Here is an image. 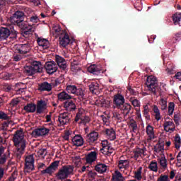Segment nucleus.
<instances>
[{
  "label": "nucleus",
  "instance_id": "5",
  "mask_svg": "<svg viewBox=\"0 0 181 181\" xmlns=\"http://www.w3.org/2000/svg\"><path fill=\"white\" fill-rule=\"evenodd\" d=\"M13 142L16 148H20L21 151H25L26 148V140L23 137L21 130H17L13 137Z\"/></svg>",
  "mask_w": 181,
  "mask_h": 181
},
{
  "label": "nucleus",
  "instance_id": "49",
  "mask_svg": "<svg viewBox=\"0 0 181 181\" xmlns=\"http://www.w3.org/2000/svg\"><path fill=\"white\" fill-rule=\"evenodd\" d=\"M163 149V145L162 144H157L156 146H154V152H156V153H159V152H162Z\"/></svg>",
  "mask_w": 181,
  "mask_h": 181
},
{
  "label": "nucleus",
  "instance_id": "12",
  "mask_svg": "<svg viewBox=\"0 0 181 181\" xmlns=\"http://www.w3.org/2000/svg\"><path fill=\"white\" fill-rule=\"evenodd\" d=\"M85 139L89 145H94L97 144V141H98V132L95 131L91 132L86 135Z\"/></svg>",
  "mask_w": 181,
  "mask_h": 181
},
{
  "label": "nucleus",
  "instance_id": "53",
  "mask_svg": "<svg viewBox=\"0 0 181 181\" xmlns=\"http://www.w3.org/2000/svg\"><path fill=\"white\" fill-rule=\"evenodd\" d=\"M88 176L89 177V180H94V179H95V176H97V173L94 171H89Z\"/></svg>",
  "mask_w": 181,
  "mask_h": 181
},
{
  "label": "nucleus",
  "instance_id": "40",
  "mask_svg": "<svg viewBox=\"0 0 181 181\" xmlns=\"http://www.w3.org/2000/svg\"><path fill=\"white\" fill-rule=\"evenodd\" d=\"M76 88H77V86L74 85H68L66 86V91L70 94H74L76 93Z\"/></svg>",
  "mask_w": 181,
  "mask_h": 181
},
{
  "label": "nucleus",
  "instance_id": "19",
  "mask_svg": "<svg viewBox=\"0 0 181 181\" xmlns=\"http://www.w3.org/2000/svg\"><path fill=\"white\" fill-rule=\"evenodd\" d=\"M98 153L96 151H91L88 153L86 158V163L91 164L97 160Z\"/></svg>",
  "mask_w": 181,
  "mask_h": 181
},
{
  "label": "nucleus",
  "instance_id": "51",
  "mask_svg": "<svg viewBox=\"0 0 181 181\" xmlns=\"http://www.w3.org/2000/svg\"><path fill=\"white\" fill-rule=\"evenodd\" d=\"M181 32L177 33L175 34V35L173 37L172 42L173 43H176L177 42H179L181 39Z\"/></svg>",
  "mask_w": 181,
  "mask_h": 181
},
{
  "label": "nucleus",
  "instance_id": "56",
  "mask_svg": "<svg viewBox=\"0 0 181 181\" xmlns=\"http://www.w3.org/2000/svg\"><path fill=\"white\" fill-rule=\"evenodd\" d=\"M13 59L14 62H21V60H22V55L15 54L13 56Z\"/></svg>",
  "mask_w": 181,
  "mask_h": 181
},
{
  "label": "nucleus",
  "instance_id": "30",
  "mask_svg": "<svg viewBox=\"0 0 181 181\" xmlns=\"http://www.w3.org/2000/svg\"><path fill=\"white\" fill-rule=\"evenodd\" d=\"M95 170L98 172V173H105V172H107V165L98 163L95 166Z\"/></svg>",
  "mask_w": 181,
  "mask_h": 181
},
{
  "label": "nucleus",
  "instance_id": "25",
  "mask_svg": "<svg viewBox=\"0 0 181 181\" xmlns=\"http://www.w3.org/2000/svg\"><path fill=\"white\" fill-rule=\"evenodd\" d=\"M105 135H107V137L110 141H114L117 138V135L115 134V130H114V129H112V128L106 129L105 130Z\"/></svg>",
  "mask_w": 181,
  "mask_h": 181
},
{
  "label": "nucleus",
  "instance_id": "17",
  "mask_svg": "<svg viewBox=\"0 0 181 181\" xmlns=\"http://www.w3.org/2000/svg\"><path fill=\"white\" fill-rule=\"evenodd\" d=\"M117 166L121 172H122V169H124L123 172L127 175L125 171L129 168V161L128 160H119L117 163Z\"/></svg>",
  "mask_w": 181,
  "mask_h": 181
},
{
  "label": "nucleus",
  "instance_id": "52",
  "mask_svg": "<svg viewBox=\"0 0 181 181\" xmlns=\"http://www.w3.org/2000/svg\"><path fill=\"white\" fill-rule=\"evenodd\" d=\"M101 144H102L103 148L100 149V151H105L106 148H107L111 145V144L108 143V140H104L102 141Z\"/></svg>",
  "mask_w": 181,
  "mask_h": 181
},
{
  "label": "nucleus",
  "instance_id": "37",
  "mask_svg": "<svg viewBox=\"0 0 181 181\" xmlns=\"http://www.w3.org/2000/svg\"><path fill=\"white\" fill-rule=\"evenodd\" d=\"M134 177L138 180H142V167H139L136 172L134 173Z\"/></svg>",
  "mask_w": 181,
  "mask_h": 181
},
{
  "label": "nucleus",
  "instance_id": "7",
  "mask_svg": "<svg viewBox=\"0 0 181 181\" xmlns=\"http://www.w3.org/2000/svg\"><path fill=\"white\" fill-rule=\"evenodd\" d=\"M32 47V42L28 41L25 44L16 45L14 47L15 53H18L19 54H26Z\"/></svg>",
  "mask_w": 181,
  "mask_h": 181
},
{
  "label": "nucleus",
  "instance_id": "48",
  "mask_svg": "<svg viewBox=\"0 0 181 181\" xmlns=\"http://www.w3.org/2000/svg\"><path fill=\"white\" fill-rule=\"evenodd\" d=\"M74 94L78 95L81 98H83V97H84V91L81 88H76Z\"/></svg>",
  "mask_w": 181,
  "mask_h": 181
},
{
  "label": "nucleus",
  "instance_id": "60",
  "mask_svg": "<svg viewBox=\"0 0 181 181\" xmlns=\"http://www.w3.org/2000/svg\"><path fill=\"white\" fill-rule=\"evenodd\" d=\"M71 64L78 66V64H80V61H78V59H77V57H74L73 58L72 62H71Z\"/></svg>",
  "mask_w": 181,
  "mask_h": 181
},
{
  "label": "nucleus",
  "instance_id": "3",
  "mask_svg": "<svg viewBox=\"0 0 181 181\" xmlns=\"http://www.w3.org/2000/svg\"><path fill=\"white\" fill-rule=\"evenodd\" d=\"M43 71V65L40 62H33L32 64L26 65L24 67V73L27 76H33L36 73H42Z\"/></svg>",
  "mask_w": 181,
  "mask_h": 181
},
{
  "label": "nucleus",
  "instance_id": "45",
  "mask_svg": "<svg viewBox=\"0 0 181 181\" xmlns=\"http://www.w3.org/2000/svg\"><path fill=\"white\" fill-rule=\"evenodd\" d=\"M84 116L85 115L83 112H81V110H78L75 117V122H78V121H80V119L81 120Z\"/></svg>",
  "mask_w": 181,
  "mask_h": 181
},
{
  "label": "nucleus",
  "instance_id": "55",
  "mask_svg": "<svg viewBox=\"0 0 181 181\" xmlns=\"http://www.w3.org/2000/svg\"><path fill=\"white\" fill-rule=\"evenodd\" d=\"M45 110H46V108L37 105V109L35 110V111L37 114H43V111H45Z\"/></svg>",
  "mask_w": 181,
  "mask_h": 181
},
{
  "label": "nucleus",
  "instance_id": "41",
  "mask_svg": "<svg viewBox=\"0 0 181 181\" xmlns=\"http://www.w3.org/2000/svg\"><path fill=\"white\" fill-rule=\"evenodd\" d=\"M180 144H181L180 136H179V134H176L175 138V145L176 149H180Z\"/></svg>",
  "mask_w": 181,
  "mask_h": 181
},
{
  "label": "nucleus",
  "instance_id": "14",
  "mask_svg": "<svg viewBox=\"0 0 181 181\" xmlns=\"http://www.w3.org/2000/svg\"><path fill=\"white\" fill-rule=\"evenodd\" d=\"M70 36L65 31H62L59 35V45L62 47H66L68 45H70Z\"/></svg>",
  "mask_w": 181,
  "mask_h": 181
},
{
  "label": "nucleus",
  "instance_id": "1",
  "mask_svg": "<svg viewBox=\"0 0 181 181\" xmlns=\"http://www.w3.org/2000/svg\"><path fill=\"white\" fill-rule=\"evenodd\" d=\"M11 25L13 26L16 25L22 29L21 35L25 39H29L33 35V32H35V28L32 25H28L25 24V13L23 11H16L10 18Z\"/></svg>",
  "mask_w": 181,
  "mask_h": 181
},
{
  "label": "nucleus",
  "instance_id": "43",
  "mask_svg": "<svg viewBox=\"0 0 181 181\" xmlns=\"http://www.w3.org/2000/svg\"><path fill=\"white\" fill-rule=\"evenodd\" d=\"M145 153V150L144 148H139V150L136 151L134 152V158L136 160L139 156H142Z\"/></svg>",
  "mask_w": 181,
  "mask_h": 181
},
{
  "label": "nucleus",
  "instance_id": "59",
  "mask_svg": "<svg viewBox=\"0 0 181 181\" xmlns=\"http://www.w3.org/2000/svg\"><path fill=\"white\" fill-rule=\"evenodd\" d=\"M173 125H175V124L173 123V122L171 121H168V122H165L163 124V127L164 128H168V127H173Z\"/></svg>",
  "mask_w": 181,
  "mask_h": 181
},
{
  "label": "nucleus",
  "instance_id": "15",
  "mask_svg": "<svg viewBox=\"0 0 181 181\" xmlns=\"http://www.w3.org/2000/svg\"><path fill=\"white\" fill-rule=\"evenodd\" d=\"M55 62L57 63V67H59L61 70H66L67 69V62L62 56L55 55Z\"/></svg>",
  "mask_w": 181,
  "mask_h": 181
},
{
  "label": "nucleus",
  "instance_id": "34",
  "mask_svg": "<svg viewBox=\"0 0 181 181\" xmlns=\"http://www.w3.org/2000/svg\"><path fill=\"white\" fill-rule=\"evenodd\" d=\"M153 111L155 114V119L156 121H160V110H159V108H158V106L154 105L153 107Z\"/></svg>",
  "mask_w": 181,
  "mask_h": 181
},
{
  "label": "nucleus",
  "instance_id": "47",
  "mask_svg": "<svg viewBox=\"0 0 181 181\" xmlns=\"http://www.w3.org/2000/svg\"><path fill=\"white\" fill-rule=\"evenodd\" d=\"M130 101L133 106L141 107V103L139 102V100H138V99H136L135 98H131Z\"/></svg>",
  "mask_w": 181,
  "mask_h": 181
},
{
  "label": "nucleus",
  "instance_id": "13",
  "mask_svg": "<svg viewBox=\"0 0 181 181\" xmlns=\"http://www.w3.org/2000/svg\"><path fill=\"white\" fill-rule=\"evenodd\" d=\"M59 163V162L57 160L54 161L45 170L41 171L42 175H46V173L49 175H53L54 171H56V169H57Z\"/></svg>",
  "mask_w": 181,
  "mask_h": 181
},
{
  "label": "nucleus",
  "instance_id": "32",
  "mask_svg": "<svg viewBox=\"0 0 181 181\" xmlns=\"http://www.w3.org/2000/svg\"><path fill=\"white\" fill-rule=\"evenodd\" d=\"M4 152H5V148H4L2 146L0 147V156H1L0 158V165H4L6 162V154H4L2 156Z\"/></svg>",
  "mask_w": 181,
  "mask_h": 181
},
{
  "label": "nucleus",
  "instance_id": "50",
  "mask_svg": "<svg viewBox=\"0 0 181 181\" xmlns=\"http://www.w3.org/2000/svg\"><path fill=\"white\" fill-rule=\"evenodd\" d=\"M157 181H170V180L169 179V175L162 174L159 176Z\"/></svg>",
  "mask_w": 181,
  "mask_h": 181
},
{
  "label": "nucleus",
  "instance_id": "23",
  "mask_svg": "<svg viewBox=\"0 0 181 181\" xmlns=\"http://www.w3.org/2000/svg\"><path fill=\"white\" fill-rule=\"evenodd\" d=\"M72 142L75 146H83L84 145V139L81 135H76L72 139Z\"/></svg>",
  "mask_w": 181,
  "mask_h": 181
},
{
  "label": "nucleus",
  "instance_id": "39",
  "mask_svg": "<svg viewBox=\"0 0 181 181\" xmlns=\"http://www.w3.org/2000/svg\"><path fill=\"white\" fill-rule=\"evenodd\" d=\"M129 127L132 128L133 132H136L138 130V124H136V121L134 119L130 121Z\"/></svg>",
  "mask_w": 181,
  "mask_h": 181
},
{
  "label": "nucleus",
  "instance_id": "16",
  "mask_svg": "<svg viewBox=\"0 0 181 181\" xmlns=\"http://www.w3.org/2000/svg\"><path fill=\"white\" fill-rule=\"evenodd\" d=\"M52 88H53L52 83H49L47 81L38 84V91H40V93L43 91L49 93V91H52Z\"/></svg>",
  "mask_w": 181,
  "mask_h": 181
},
{
  "label": "nucleus",
  "instance_id": "4",
  "mask_svg": "<svg viewBox=\"0 0 181 181\" xmlns=\"http://www.w3.org/2000/svg\"><path fill=\"white\" fill-rule=\"evenodd\" d=\"M146 86H147L148 91H150L151 94H153V95H156V93L160 91V86L158 84V80L156 79V77L153 76L147 77Z\"/></svg>",
  "mask_w": 181,
  "mask_h": 181
},
{
  "label": "nucleus",
  "instance_id": "2",
  "mask_svg": "<svg viewBox=\"0 0 181 181\" xmlns=\"http://www.w3.org/2000/svg\"><path fill=\"white\" fill-rule=\"evenodd\" d=\"M18 37V33L15 30L13 24H10L6 27L0 28V42L6 40V39H12L16 40Z\"/></svg>",
  "mask_w": 181,
  "mask_h": 181
},
{
  "label": "nucleus",
  "instance_id": "57",
  "mask_svg": "<svg viewBox=\"0 0 181 181\" xmlns=\"http://www.w3.org/2000/svg\"><path fill=\"white\" fill-rule=\"evenodd\" d=\"M0 119H9V117L5 112L0 111Z\"/></svg>",
  "mask_w": 181,
  "mask_h": 181
},
{
  "label": "nucleus",
  "instance_id": "27",
  "mask_svg": "<svg viewBox=\"0 0 181 181\" xmlns=\"http://www.w3.org/2000/svg\"><path fill=\"white\" fill-rule=\"evenodd\" d=\"M23 110L28 114L33 113L36 111V104L33 103H28L25 106H24Z\"/></svg>",
  "mask_w": 181,
  "mask_h": 181
},
{
  "label": "nucleus",
  "instance_id": "46",
  "mask_svg": "<svg viewBox=\"0 0 181 181\" xmlns=\"http://www.w3.org/2000/svg\"><path fill=\"white\" fill-rule=\"evenodd\" d=\"M144 116L145 117L146 119H151V116L149 115V107L148 105L144 106Z\"/></svg>",
  "mask_w": 181,
  "mask_h": 181
},
{
  "label": "nucleus",
  "instance_id": "64",
  "mask_svg": "<svg viewBox=\"0 0 181 181\" xmlns=\"http://www.w3.org/2000/svg\"><path fill=\"white\" fill-rule=\"evenodd\" d=\"M129 93H130V94H132V95H136V94H138V92H136V90H134V89H133L132 88H129Z\"/></svg>",
  "mask_w": 181,
  "mask_h": 181
},
{
  "label": "nucleus",
  "instance_id": "29",
  "mask_svg": "<svg viewBox=\"0 0 181 181\" xmlns=\"http://www.w3.org/2000/svg\"><path fill=\"white\" fill-rule=\"evenodd\" d=\"M125 178L122 176L121 172L115 170V173L112 174V181H124Z\"/></svg>",
  "mask_w": 181,
  "mask_h": 181
},
{
  "label": "nucleus",
  "instance_id": "38",
  "mask_svg": "<svg viewBox=\"0 0 181 181\" xmlns=\"http://www.w3.org/2000/svg\"><path fill=\"white\" fill-rule=\"evenodd\" d=\"M148 169L153 172H158V163L156 161H151L148 165Z\"/></svg>",
  "mask_w": 181,
  "mask_h": 181
},
{
  "label": "nucleus",
  "instance_id": "10",
  "mask_svg": "<svg viewBox=\"0 0 181 181\" xmlns=\"http://www.w3.org/2000/svg\"><path fill=\"white\" fill-rule=\"evenodd\" d=\"M50 132V129H47L46 127H40V128H37L34 129L31 135L34 138H39V136H46Z\"/></svg>",
  "mask_w": 181,
  "mask_h": 181
},
{
  "label": "nucleus",
  "instance_id": "35",
  "mask_svg": "<svg viewBox=\"0 0 181 181\" xmlns=\"http://www.w3.org/2000/svg\"><path fill=\"white\" fill-rule=\"evenodd\" d=\"M159 163L163 169H166V168H168V160H166L165 156L160 157L159 159Z\"/></svg>",
  "mask_w": 181,
  "mask_h": 181
},
{
  "label": "nucleus",
  "instance_id": "20",
  "mask_svg": "<svg viewBox=\"0 0 181 181\" xmlns=\"http://www.w3.org/2000/svg\"><path fill=\"white\" fill-rule=\"evenodd\" d=\"M37 42L40 47H42L44 49H49V47H50V42L45 38L38 37L37 39Z\"/></svg>",
  "mask_w": 181,
  "mask_h": 181
},
{
  "label": "nucleus",
  "instance_id": "24",
  "mask_svg": "<svg viewBox=\"0 0 181 181\" xmlns=\"http://www.w3.org/2000/svg\"><path fill=\"white\" fill-rule=\"evenodd\" d=\"M118 110H120L122 111V114H124L125 116L128 115L131 112V110H132V106L129 105V103H125L123 104L122 106H120V108Z\"/></svg>",
  "mask_w": 181,
  "mask_h": 181
},
{
  "label": "nucleus",
  "instance_id": "11",
  "mask_svg": "<svg viewBox=\"0 0 181 181\" xmlns=\"http://www.w3.org/2000/svg\"><path fill=\"white\" fill-rule=\"evenodd\" d=\"M45 69L48 74H53V73H56L59 67L56 62L51 61L45 63Z\"/></svg>",
  "mask_w": 181,
  "mask_h": 181
},
{
  "label": "nucleus",
  "instance_id": "31",
  "mask_svg": "<svg viewBox=\"0 0 181 181\" xmlns=\"http://www.w3.org/2000/svg\"><path fill=\"white\" fill-rule=\"evenodd\" d=\"M100 88V84H98V83L97 82H92L90 85H89V90L90 91H91V93H93V94H95L97 92V90H98V89Z\"/></svg>",
  "mask_w": 181,
  "mask_h": 181
},
{
  "label": "nucleus",
  "instance_id": "63",
  "mask_svg": "<svg viewBox=\"0 0 181 181\" xmlns=\"http://www.w3.org/2000/svg\"><path fill=\"white\" fill-rule=\"evenodd\" d=\"M179 119H180V117L179 115V114H174V122H175V124H177V122H179Z\"/></svg>",
  "mask_w": 181,
  "mask_h": 181
},
{
  "label": "nucleus",
  "instance_id": "58",
  "mask_svg": "<svg viewBox=\"0 0 181 181\" xmlns=\"http://www.w3.org/2000/svg\"><path fill=\"white\" fill-rule=\"evenodd\" d=\"M38 153L40 156H46V155H47V150L46 148H41Z\"/></svg>",
  "mask_w": 181,
  "mask_h": 181
},
{
  "label": "nucleus",
  "instance_id": "42",
  "mask_svg": "<svg viewBox=\"0 0 181 181\" xmlns=\"http://www.w3.org/2000/svg\"><path fill=\"white\" fill-rule=\"evenodd\" d=\"M175 111V103L170 102L168 103V115H173V112Z\"/></svg>",
  "mask_w": 181,
  "mask_h": 181
},
{
  "label": "nucleus",
  "instance_id": "36",
  "mask_svg": "<svg viewBox=\"0 0 181 181\" xmlns=\"http://www.w3.org/2000/svg\"><path fill=\"white\" fill-rule=\"evenodd\" d=\"M91 121V119H90V117L85 115L79 122V124L84 125L85 127L87 125V124H89L90 122Z\"/></svg>",
  "mask_w": 181,
  "mask_h": 181
},
{
  "label": "nucleus",
  "instance_id": "18",
  "mask_svg": "<svg viewBox=\"0 0 181 181\" xmlns=\"http://www.w3.org/2000/svg\"><path fill=\"white\" fill-rule=\"evenodd\" d=\"M58 121L61 124V125H66V124H67L70 121V117H69V113H60L58 117Z\"/></svg>",
  "mask_w": 181,
  "mask_h": 181
},
{
  "label": "nucleus",
  "instance_id": "8",
  "mask_svg": "<svg viewBox=\"0 0 181 181\" xmlns=\"http://www.w3.org/2000/svg\"><path fill=\"white\" fill-rule=\"evenodd\" d=\"M35 168V158L32 155H30L25 158V173H30Z\"/></svg>",
  "mask_w": 181,
  "mask_h": 181
},
{
  "label": "nucleus",
  "instance_id": "6",
  "mask_svg": "<svg viewBox=\"0 0 181 181\" xmlns=\"http://www.w3.org/2000/svg\"><path fill=\"white\" fill-rule=\"evenodd\" d=\"M73 172H74V167L73 165H64L59 169L56 176L58 180H66L70 175H73Z\"/></svg>",
  "mask_w": 181,
  "mask_h": 181
},
{
  "label": "nucleus",
  "instance_id": "61",
  "mask_svg": "<svg viewBox=\"0 0 181 181\" xmlns=\"http://www.w3.org/2000/svg\"><path fill=\"white\" fill-rule=\"evenodd\" d=\"M78 69H80V67H78V65H74L73 64H71V70L72 71H78Z\"/></svg>",
  "mask_w": 181,
  "mask_h": 181
},
{
  "label": "nucleus",
  "instance_id": "33",
  "mask_svg": "<svg viewBox=\"0 0 181 181\" xmlns=\"http://www.w3.org/2000/svg\"><path fill=\"white\" fill-rule=\"evenodd\" d=\"M174 25H180L181 21V13H175L173 15Z\"/></svg>",
  "mask_w": 181,
  "mask_h": 181
},
{
  "label": "nucleus",
  "instance_id": "9",
  "mask_svg": "<svg viewBox=\"0 0 181 181\" xmlns=\"http://www.w3.org/2000/svg\"><path fill=\"white\" fill-rule=\"evenodd\" d=\"M124 104H125V98H124V95L119 93L114 95L113 108H117L118 110L119 108H121L122 105H124Z\"/></svg>",
  "mask_w": 181,
  "mask_h": 181
},
{
  "label": "nucleus",
  "instance_id": "62",
  "mask_svg": "<svg viewBox=\"0 0 181 181\" xmlns=\"http://www.w3.org/2000/svg\"><path fill=\"white\" fill-rule=\"evenodd\" d=\"M19 104V100L18 99H13L11 102V105L15 107Z\"/></svg>",
  "mask_w": 181,
  "mask_h": 181
},
{
  "label": "nucleus",
  "instance_id": "54",
  "mask_svg": "<svg viewBox=\"0 0 181 181\" xmlns=\"http://www.w3.org/2000/svg\"><path fill=\"white\" fill-rule=\"evenodd\" d=\"M37 105L40 106V107H42L43 108H47V103H46V101L43 100H39L37 103Z\"/></svg>",
  "mask_w": 181,
  "mask_h": 181
},
{
  "label": "nucleus",
  "instance_id": "44",
  "mask_svg": "<svg viewBox=\"0 0 181 181\" xmlns=\"http://www.w3.org/2000/svg\"><path fill=\"white\" fill-rule=\"evenodd\" d=\"M160 105L161 107V110L165 111V110L168 109V101L165 99H161Z\"/></svg>",
  "mask_w": 181,
  "mask_h": 181
},
{
  "label": "nucleus",
  "instance_id": "21",
  "mask_svg": "<svg viewBox=\"0 0 181 181\" xmlns=\"http://www.w3.org/2000/svg\"><path fill=\"white\" fill-rule=\"evenodd\" d=\"M146 133L148 136V140L152 141L155 138V129L152 125L148 124L146 127Z\"/></svg>",
  "mask_w": 181,
  "mask_h": 181
},
{
  "label": "nucleus",
  "instance_id": "26",
  "mask_svg": "<svg viewBox=\"0 0 181 181\" xmlns=\"http://www.w3.org/2000/svg\"><path fill=\"white\" fill-rule=\"evenodd\" d=\"M57 97L59 101H69L72 98L71 95H69L66 91L58 93Z\"/></svg>",
  "mask_w": 181,
  "mask_h": 181
},
{
  "label": "nucleus",
  "instance_id": "22",
  "mask_svg": "<svg viewBox=\"0 0 181 181\" xmlns=\"http://www.w3.org/2000/svg\"><path fill=\"white\" fill-rule=\"evenodd\" d=\"M64 108L66 111H74L76 110V104L73 100L69 99L64 103Z\"/></svg>",
  "mask_w": 181,
  "mask_h": 181
},
{
  "label": "nucleus",
  "instance_id": "28",
  "mask_svg": "<svg viewBox=\"0 0 181 181\" xmlns=\"http://www.w3.org/2000/svg\"><path fill=\"white\" fill-rule=\"evenodd\" d=\"M88 71H89V73H91L92 74H95L96 76H98V74L101 73V69H100V66L93 64L90 65L88 68Z\"/></svg>",
  "mask_w": 181,
  "mask_h": 181
}]
</instances>
